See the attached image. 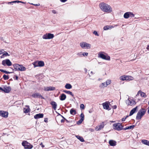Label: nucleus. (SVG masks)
Here are the masks:
<instances>
[{
    "mask_svg": "<svg viewBox=\"0 0 149 149\" xmlns=\"http://www.w3.org/2000/svg\"><path fill=\"white\" fill-rule=\"evenodd\" d=\"M99 6L101 10L104 12L109 13L112 11V8L111 6L106 3H101L99 4Z\"/></svg>",
    "mask_w": 149,
    "mask_h": 149,
    "instance_id": "f257e3e1",
    "label": "nucleus"
},
{
    "mask_svg": "<svg viewBox=\"0 0 149 149\" xmlns=\"http://www.w3.org/2000/svg\"><path fill=\"white\" fill-rule=\"evenodd\" d=\"M146 112V110L144 108H141L139 110L137 113L136 119L138 120L141 119L142 116L145 114Z\"/></svg>",
    "mask_w": 149,
    "mask_h": 149,
    "instance_id": "f03ea898",
    "label": "nucleus"
},
{
    "mask_svg": "<svg viewBox=\"0 0 149 149\" xmlns=\"http://www.w3.org/2000/svg\"><path fill=\"white\" fill-rule=\"evenodd\" d=\"M13 66L14 69H13L14 70H19L20 71H24L25 70L26 68L22 65H21L18 64H14L13 65Z\"/></svg>",
    "mask_w": 149,
    "mask_h": 149,
    "instance_id": "7ed1b4c3",
    "label": "nucleus"
},
{
    "mask_svg": "<svg viewBox=\"0 0 149 149\" xmlns=\"http://www.w3.org/2000/svg\"><path fill=\"white\" fill-rule=\"evenodd\" d=\"M22 146L24 147L26 149H31L33 147V146L26 141H23L22 143Z\"/></svg>",
    "mask_w": 149,
    "mask_h": 149,
    "instance_id": "20e7f679",
    "label": "nucleus"
},
{
    "mask_svg": "<svg viewBox=\"0 0 149 149\" xmlns=\"http://www.w3.org/2000/svg\"><path fill=\"white\" fill-rule=\"evenodd\" d=\"M113 129L115 130L120 131L123 130V126L120 123H117L113 125Z\"/></svg>",
    "mask_w": 149,
    "mask_h": 149,
    "instance_id": "39448f33",
    "label": "nucleus"
},
{
    "mask_svg": "<svg viewBox=\"0 0 149 149\" xmlns=\"http://www.w3.org/2000/svg\"><path fill=\"white\" fill-rule=\"evenodd\" d=\"M102 52H100L98 54V57L102 58V59L109 61L110 60V57L107 55H105L103 54Z\"/></svg>",
    "mask_w": 149,
    "mask_h": 149,
    "instance_id": "423d86ee",
    "label": "nucleus"
},
{
    "mask_svg": "<svg viewBox=\"0 0 149 149\" xmlns=\"http://www.w3.org/2000/svg\"><path fill=\"white\" fill-rule=\"evenodd\" d=\"M54 37L53 34L51 33H46L42 36V38L45 39H49L53 38Z\"/></svg>",
    "mask_w": 149,
    "mask_h": 149,
    "instance_id": "0eeeda50",
    "label": "nucleus"
},
{
    "mask_svg": "<svg viewBox=\"0 0 149 149\" xmlns=\"http://www.w3.org/2000/svg\"><path fill=\"white\" fill-rule=\"evenodd\" d=\"M80 46L82 48H85L86 49H90L91 47V45L86 42H82L80 44Z\"/></svg>",
    "mask_w": 149,
    "mask_h": 149,
    "instance_id": "6e6552de",
    "label": "nucleus"
},
{
    "mask_svg": "<svg viewBox=\"0 0 149 149\" xmlns=\"http://www.w3.org/2000/svg\"><path fill=\"white\" fill-rule=\"evenodd\" d=\"M2 64L4 66L6 65L7 66H9L12 65V63L9 59H6L3 60L2 62Z\"/></svg>",
    "mask_w": 149,
    "mask_h": 149,
    "instance_id": "1a4fd4ad",
    "label": "nucleus"
},
{
    "mask_svg": "<svg viewBox=\"0 0 149 149\" xmlns=\"http://www.w3.org/2000/svg\"><path fill=\"white\" fill-rule=\"evenodd\" d=\"M0 90L4 92V93H8L11 90V88L10 86H5L3 88L0 87Z\"/></svg>",
    "mask_w": 149,
    "mask_h": 149,
    "instance_id": "9d476101",
    "label": "nucleus"
},
{
    "mask_svg": "<svg viewBox=\"0 0 149 149\" xmlns=\"http://www.w3.org/2000/svg\"><path fill=\"white\" fill-rule=\"evenodd\" d=\"M129 99L130 98H129L126 102V104L128 105L132 106L136 104V102L135 101L133 100H130Z\"/></svg>",
    "mask_w": 149,
    "mask_h": 149,
    "instance_id": "9b49d317",
    "label": "nucleus"
},
{
    "mask_svg": "<svg viewBox=\"0 0 149 149\" xmlns=\"http://www.w3.org/2000/svg\"><path fill=\"white\" fill-rule=\"evenodd\" d=\"M8 113L7 111H0V116L2 117L7 118L8 117Z\"/></svg>",
    "mask_w": 149,
    "mask_h": 149,
    "instance_id": "f8f14e48",
    "label": "nucleus"
},
{
    "mask_svg": "<svg viewBox=\"0 0 149 149\" xmlns=\"http://www.w3.org/2000/svg\"><path fill=\"white\" fill-rule=\"evenodd\" d=\"M102 105L103 106L104 109L108 110H110L111 109L109 107V103L107 102H106L103 103Z\"/></svg>",
    "mask_w": 149,
    "mask_h": 149,
    "instance_id": "ddd939ff",
    "label": "nucleus"
},
{
    "mask_svg": "<svg viewBox=\"0 0 149 149\" xmlns=\"http://www.w3.org/2000/svg\"><path fill=\"white\" fill-rule=\"evenodd\" d=\"M32 96L33 98H41V99H44V97L38 93H36L32 94Z\"/></svg>",
    "mask_w": 149,
    "mask_h": 149,
    "instance_id": "4468645a",
    "label": "nucleus"
},
{
    "mask_svg": "<svg viewBox=\"0 0 149 149\" xmlns=\"http://www.w3.org/2000/svg\"><path fill=\"white\" fill-rule=\"evenodd\" d=\"M44 114L43 113H39L37 114L34 116L35 119H38L42 118L43 117Z\"/></svg>",
    "mask_w": 149,
    "mask_h": 149,
    "instance_id": "2eb2a0df",
    "label": "nucleus"
},
{
    "mask_svg": "<svg viewBox=\"0 0 149 149\" xmlns=\"http://www.w3.org/2000/svg\"><path fill=\"white\" fill-rule=\"evenodd\" d=\"M50 104L52 105V108L54 110H56L57 106L56 103L54 101H52L50 102Z\"/></svg>",
    "mask_w": 149,
    "mask_h": 149,
    "instance_id": "dca6fc26",
    "label": "nucleus"
},
{
    "mask_svg": "<svg viewBox=\"0 0 149 149\" xmlns=\"http://www.w3.org/2000/svg\"><path fill=\"white\" fill-rule=\"evenodd\" d=\"M55 87L52 86L47 87L45 88V91H54L55 90Z\"/></svg>",
    "mask_w": 149,
    "mask_h": 149,
    "instance_id": "f3484780",
    "label": "nucleus"
},
{
    "mask_svg": "<svg viewBox=\"0 0 149 149\" xmlns=\"http://www.w3.org/2000/svg\"><path fill=\"white\" fill-rule=\"evenodd\" d=\"M138 106H136L133 109L130 111L129 116L132 115L136 111Z\"/></svg>",
    "mask_w": 149,
    "mask_h": 149,
    "instance_id": "a211bd4d",
    "label": "nucleus"
},
{
    "mask_svg": "<svg viewBox=\"0 0 149 149\" xmlns=\"http://www.w3.org/2000/svg\"><path fill=\"white\" fill-rule=\"evenodd\" d=\"M104 127V123L102 122V124L99 125L98 126H97L96 127V130L99 131L101 130Z\"/></svg>",
    "mask_w": 149,
    "mask_h": 149,
    "instance_id": "6ab92c4d",
    "label": "nucleus"
},
{
    "mask_svg": "<svg viewBox=\"0 0 149 149\" xmlns=\"http://www.w3.org/2000/svg\"><path fill=\"white\" fill-rule=\"evenodd\" d=\"M109 143L111 146H114L116 145V142L115 141L111 140L109 141Z\"/></svg>",
    "mask_w": 149,
    "mask_h": 149,
    "instance_id": "aec40b11",
    "label": "nucleus"
},
{
    "mask_svg": "<svg viewBox=\"0 0 149 149\" xmlns=\"http://www.w3.org/2000/svg\"><path fill=\"white\" fill-rule=\"evenodd\" d=\"M66 97V95L64 93H62L60 96L59 99L63 101L65 99Z\"/></svg>",
    "mask_w": 149,
    "mask_h": 149,
    "instance_id": "412c9836",
    "label": "nucleus"
},
{
    "mask_svg": "<svg viewBox=\"0 0 149 149\" xmlns=\"http://www.w3.org/2000/svg\"><path fill=\"white\" fill-rule=\"evenodd\" d=\"M26 107H27L28 108H24V112L25 113H27L30 111V109L29 108V106L27 105Z\"/></svg>",
    "mask_w": 149,
    "mask_h": 149,
    "instance_id": "4be33fe9",
    "label": "nucleus"
},
{
    "mask_svg": "<svg viewBox=\"0 0 149 149\" xmlns=\"http://www.w3.org/2000/svg\"><path fill=\"white\" fill-rule=\"evenodd\" d=\"M141 142L143 144L149 146V141L146 140H142Z\"/></svg>",
    "mask_w": 149,
    "mask_h": 149,
    "instance_id": "5701e85b",
    "label": "nucleus"
},
{
    "mask_svg": "<svg viewBox=\"0 0 149 149\" xmlns=\"http://www.w3.org/2000/svg\"><path fill=\"white\" fill-rule=\"evenodd\" d=\"M140 94V95L142 97H146V94L143 92H142L140 91H139L138 93V94Z\"/></svg>",
    "mask_w": 149,
    "mask_h": 149,
    "instance_id": "b1692460",
    "label": "nucleus"
},
{
    "mask_svg": "<svg viewBox=\"0 0 149 149\" xmlns=\"http://www.w3.org/2000/svg\"><path fill=\"white\" fill-rule=\"evenodd\" d=\"M63 92L71 95L72 97H74V95L70 91L67 90H64L63 91Z\"/></svg>",
    "mask_w": 149,
    "mask_h": 149,
    "instance_id": "393cba45",
    "label": "nucleus"
},
{
    "mask_svg": "<svg viewBox=\"0 0 149 149\" xmlns=\"http://www.w3.org/2000/svg\"><path fill=\"white\" fill-rule=\"evenodd\" d=\"M70 113L73 115H74L76 114V110L72 108L71 109L70 111Z\"/></svg>",
    "mask_w": 149,
    "mask_h": 149,
    "instance_id": "a878e982",
    "label": "nucleus"
},
{
    "mask_svg": "<svg viewBox=\"0 0 149 149\" xmlns=\"http://www.w3.org/2000/svg\"><path fill=\"white\" fill-rule=\"evenodd\" d=\"M38 67H42L44 65V62L42 61H38Z\"/></svg>",
    "mask_w": 149,
    "mask_h": 149,
    "instance_id": "bb28decb",
    "label": "nucleus"
},
{
    "mask_svg": "<svg viewBox=\"0 0 149 149\" xmlns=\"http://www.w3.org/2000/svg\"><path fill=\"white\" fill-rule=\"evenodd\" d=\"M129 12H127L124 15V17L125 19H127L130 17Z\"/></svg>",
    "mask_w": 149,
    "mask_h": 149,
    "instance_id": "cd10ccee",
    "label": "nucleus"
},
{
    "mask_svg": "<svg viewBox=\"0 0 149 149\" xmlns=\"http://www.w3.org/2000/svg\"><path fill=\"white\" fill-rule=\"evenodd\" d=\"M76 137L79 139L82 142H84V140L83 139V138L77 135L76 136Z\"/></svg>",
    "mask_w": 149,
    "mask_h": 149,
    "instance_id": "c85d7f7f",
    "label": "nucleus"
},
{
    "mask_svg": "<svg viewBox=\"0 0 149 149\" xmlns=\"http://www.w3.org/2000/svg\"><path fill=\"white\" fill-rule=\"evenodd\" d=\"M65 87L66 89H70L72 88V86L70 84H67L65 86Z\"/></svg>",
    "mask_w": 149,
    "mask_h": 149,
    "instance_id": "c756f323",
    "label": "nucleus"
},
{
    "mask_svg": "<svg viewBox=\"0 0 149 149\" xmlns=\"http://www.w3.org/2000/svg\"><path fill=\"white\" fill-rule=\"evenodd\" d=\"M127 80L130 81L133 80L134 78L130 76H126Z\"/></svg>",
    "mask_w": 149,
    "mask_h": 149,
    "instance_id": "7c9ffc66",
    "label": "nucleus"
},
{
    "mask_svg": "<svg viewBox=\"0 0 149 149\" xmlns=\"http://www.w3.org/2000/svg\"><path fill=\"white\" fill-rule=\"evenodd\" d=\"M106 82H104L102 83L100 86V87L101 88L106 87L107 85H106Z\"/></svg>",
    "mask_w": 149,
    "mask_h": 149,
    "instance_id": "2f4dec72",
    "label": "nucleus"
},
{
    "mask_svg": "<svg viewBox=\"0 0 149 149\" xmlns=\"http://www.w3.org/2000/svg\"><path fill=\"white\" fill-rule=\"evenodd\" d=\"M112 28V26H104V29L105 30H107L109 29H111Z\"/></svg>",
    "mask_w": 149,
    "mask_h": 149,
    "instance_id": "473e14b6",
    "label": "nucleus"
},
{
    "mask_svg": "<svg viewBox=\"0 0 149 149\" xmlns=\"http://www.w3.org/2000/svg\"><path fill=\"white\" fill-rule=\"evenodd\" d=\"M0 71H1V72L5 73L6 74H10V73H13V72H8V71H6V70H4L3 69H0Z\"/></svg>",
    "mask_w": 149,
    "mask_h": 149,
    "instance_id": "72a5a7b5",
    "label": "nucleus"
},
{
    "mask_svg": "<svg viewBox=\"0 0 149 149\" xmlns=\"http://www.w3.org/2000/svg\"><path fill=\"white\" fill-rule=\"evenodd\" d=\"M120 79L122 81L127 80L126 76H122L120 77Z\"/></svg>",
    "mask_w": 149,
    "mask_h": 149,
    "instance_id": "f704fd0d",
    "label": "nucleus"
},
{
    "mask_svg": "<svg viewBox=\"0 0 149 149\" xmlns=\"http://www.w3.org/2000/svg\"><path fill=\"white\" fill-rule=\"evenodd\" d=\"M3 78L5 80H7L9 79V76L6 74H4L3 76Z\"/></svg>",
    "mask_w": 149,
    "mask_h": 149,
    "instance_id": "c9c22d12",
    "label": "nucleus"
},
{
    "mask_svg": "<svg viewBox=\"0 0 149 149\" xmlns=\"http://www.w3.org/2000/svg\"><path fill=\"white\" fill-rule=\"evenodd\" d=\"M38 61H35L33 63V64L34 67H38Z\"/></svg>",
    "mask_w": 149,
    "mask_h": 149,
    "instance_id": "e433bc0d",
    "label": "nucleus"
},
{
    "mask_svg": "<svg viewBox=\"0 0 149 149\" xmlns=\"http://www.w3.org/2000/svg\"><path fill=\"white\" fill-rule=\"evenodd\" d=\"M106 82L107 84L106 85L107 86L111 83V80L110 79H108L106 81Z\"/></svg>",
    "mask_w": 149,
    "mask_h": 149,
    "instance_id": "4c0bfd02",
    "label": "nucleus"
},
{
    "mask_svg": "<svg viewBox=\"0 0 149 149\" xmlns=\"http://www.w3.org/2000/svg\"><path fill=\"white\" fill-rule=\"evenodd\" d=\"M83 120H84L82 119H80V120H79L77 122V123L78 125L82 123Z\"/></svg>",
    "mask_w": 149,
    "mask_h": 149,
    "instance_id": "58836bf2",
    "label": "nucleus"
},
{
    "mask_svg": "<svg viewBox=\"0 0 149 149\" xmlns=\"http://www.w3.org/2000/svg\"><path fill=\"white\" fill-rule=\"evenodd\" d=\"M130 17H134V15L131 12H129Z\"/></svg>",
    "mask_w": 149,
    "mask_h": 149,
    "instance_id": "ea45409f",
    "label": "nucleus"
},
{
    "mask_svg": "<svg viewBox=\"0 0 149 149\" xmlns=\"http://www.w3.org/2000/svg\"><path fill=\"white\" fill-rule=\"evenodd\" d=\"M3 54L5 56H9L10 55L7 52L5 51H4Z\"/></svg>",
    "mask_w": 149,
    "mask_h": 149,
    "instance_id": "a19ab883",
    "label": "nucleus"
},
{
    "mask_svg": "<svg viewBox=\"0 0 149 149\" xmlns=\"http://www.w3.org/2000/svg\"><path fill=\"white\" fill-rule=\"evenodd\" d=\"M135 127V126L134 125H132L128 127V128L129 130H130L131 129H133Z\"/></svg>",
    "mask_w": 149,
    "mask_h": 149,
    "instance_id": "79ce46f5",
    "label": "nucleus"
},
{
    "mask_svg": "<svg viewBox=\"0 0 149 149\" xmlns=\"http://www.w3.org/2000/svg\"><path fill=\"white\" fill-rule=\"evenodd\" d=\"M17 3V0L16 1H13L10 2H8V4H13L12 3Z\"/></svg>",
    "mask_w": 149,
    "mask_h": 149,
    "instance_id": "37998d69",
    "label": "nucleus"
},
{
    "mask_svg": "<svg viewBox=\"0 0 149 149\" xmlns=\"http://www.w3.org/2000/svg\"><path fill=\"white\" fill-rule=\"evenodd\" d=\"M129 116H125V117H123L121 119V121H124Z\"/></svg>",
    "mask_w": 149,
    "mask_h": 149,
    "instance_id": "c03bdc74",
    "label": "nucleus"
},
{
    "mask_svg": "<svg viewBox=\"0 0 149 149\" xmlns=\"http://www.w3.org/2000/svg\"><path fill=\"white\" fill-rule=\"evenodd\" d=\"M77 55L78 56H79L80 57H82L83 55V54H82V52H80L78 53L77 54Z\"/></svg>",
    "mask_w": 149,
    "mask_h": 149,
    "instance_id": "a18cd8bd",
    "label": "nucleus"
},
{
    "mask_svg": "<svg viewBox=\"0 0 149 149\" xmlns=\"http://www.w3.org/2000/svg\"><path fill=\"white\" fill-rule=\"evenodd\" d=\"M80 108L82 109H84L85 108L84 105L83 104H81L80 105Z\"/></svg>",
    "mask_w": 149,
    "mask_h": 149,
    "instance_id": "49530a36",
    "label": "nucleus"
},
{
    "mask_svg": "<svg viewBox=\"0 0 149 149\" xmlns=\"http://www.w3.org/2000/svg\"><path fill=\"white\" fill-rule=\"evenodd\" d=\"M81 119L84 120V114L82 113L80 115Z\"/></svg>",
    "mask_w": 149,
    "mask_h": 149,
    "instance_id": "de8ad7c7",
    "label": "nucleus"
},
{
    "mask_svg": "<svg viewBox=\"0 0 149 149\" xmlns=\"http://www.w3.org/2000/svg\"><path fill=\"white\" fill-rule=\"evenodd\" d=\"M93 34H94L96 36H99V35L98 34L97 32V31H94L93 32Z\"/></svg>",
    "mask_w": 149,
    "mask_h": 149,
    "instance_id": "09e8293b",
    "label": "nucleus"
},
{
    "mask_svg": "<svg viewBox=\"0 0 149 149\" xmlns=\"http://www.w3.org/2000/svg\"><path fill=\"white\" fill-rule=\"evenodd\" d=\"M82 54H83V56H87L88 55V53L85 52H84Z\"/></svg>",
    "mask_w": 149,
    "mask_h": 149,
    "instance_id": "8fccbe9b",
    "label": "nucleus"
},
{
    "mask_svg": "<svg viewBox=\"0 0 149 149\" xmlns=\"http://www.w3.org/2000/svg\"><path fill=\"white\" fill-rule=\"evenodd\" d=\"M15 77V80H17L18 79V77L17 75H15L14 77H13V78L14 79Z\"/></svg>",
    "mask_w": 149,
    "mask_h": 149,
    "instance_id": "3c124183",
    "label": "nucleus"
},
{
    "mask_svg": "<svg viewBox=\"0 0 149 149\" xmlns=\"http://www.w3.org/2000/svg\"><path fill=\"white\" fill-rule=\"evenodd\" d=\"M48 119L47 118H45L44 119V121L46 123H47L48 122Z\"/></svg>",
    "mask_w": 149,
    "mask_h": 149,
    "instance_id": "603ef678",
    "label": "nucleus"
},
{
    "mask_svg": "<svg viewBox=\"0 0 149 149\" xmlns=\"http://www.w3.org/2000/svg\"><path fill=\"white\" fill-rule=\"evenodd\" d=\"M4 50L3 49H2L1 50H0V54H3L4 53Z\"/></svg>",
    "mask_w": 149,
    "mask_h": 149,
    "instance_id": "864d4df0",
    "label": "nucleus"
},
{
    "mask_svg": "<svg viewBox=\"0 0 149 149\" xmlns=\"http://www.w3.org/2000/svg\"><path fill=\"white\" fill-rule=\"evenodd\" d=\"M17 3H24V4H25V3H26L25 2H22V1H18V0H17Z\"/></svg>",
    "mask_w": 149,
    "mask_h": 149,
    "instance_id": "5fc2aeb1",
    "label": "nucleus"
},
{
    "mask_svg": "<svg viewBox=\"0 0 149 149\" xmlns=\"http://www.w3.org/2000/svg\"><path fill=\"white\" fill-rule=\"evenodd\" d=\"M40 145L41 146L42 148H44L45 147V146L42 144V142L40 143Z\"/></svg>",
    "mask_w": 149,
    "mask_h": 149,
    "instance_id": "6e6d98bb",
    "label": "nucleus"
},
{
    "mask_svg": "<svg viewBox=\"0 0 149 149\" xmlns=\"http://www.w3.org/2000/svg\"><path fill=\"white\" fill-rule=\"evenodd\" d=\"M52 12L54 14H56L57 13L56 11L55 10H53Z\"/></svg>",
    "mask_w": 149,
    "mask_h": 149,
    "instance_id": "4d7b16f0",
    "label": "nucleus"
},
{
    "mask_svg": "<svg viewBox=\"0 0 149 149\" xmlns=\"http://www.w3.org/2000/svg\"><path fill=\"white\" fill-rule=\"evenodd\" d=\"M117 106L116 105H114L113 106V109H116L117 108Z\"/></svg>",
    "mask_w": 149,
    "mask_h": 149,
    "instance_id": "13d9d810",
    "label": "nucleus"
},
{
    "mask_svg": "<svg viewBox=\"0 0 149 149\" xmlns=\"http://www.w3.org/2000/svg\"><path fill=\"white\" fill-rule=\"evenodd\" d=\"M67 0H60V1L62 2H65Z\"/></svg>",
    "mask_w": 149,
    "mask_h": 149,
    "instance_id": "bf43d9fd",
    "label": "nucleus"
},
{
    "mask_svg": "<svg viewBox=\"0 0 149 149\" xmlns=\"http://www.w3.org/2000/svg\"><path fill=\"white\" fill-rule=\"evenodd\" d=\"M65 120L63 119L61 120V123H63L64 122Z\"/></svg>",
    "mask_w": 149,
    "mask_h": 149,
    "instance_id": "052dcab7",
    "label": "nucleus"
},
{
    "mask_svg": "<svg viewBox=\"0 0 149 149\" xmlns=\"http://www.w3.org/2000/svg\"><path fill=\"white\" fill-rule=\"evenodd\" d=\"M40 5V4H34V5L33 6H39Z\"/></svg>",
    "mask_w": 149,
    "mask_h": 149,
    "instance_id": "680f3d73",
    "label": "nucleus"
},
{
    "mask_svg": "<svg viewBox=\"0 0 149 149\" xmlns=\"http://www.w3.org/2000/svg\"><path fill=\"white\" fill-rule=\"evenodd\" d=\"M123 129L124 130H128V129H129L128 128V127H127L125 128H123Z\"/></svg>",
    "mask_w": 149,
    "mask_h": 149,
    "instance_id": "e2e57ef3",
    "label": "nucleus"
},
{
    "mask_svg": "<svg viewBox=\"0 0 149 149\" xmlns=\"http://www.w3.org/2000/svg\"><path fill=\"white\" fill-rule=\"evenodd\" d=\"M84 70L85 72V73H86L87 72V70L86 68H85Z\"/></svg>",
    "mask_w": 149,
    "mask_h": 149,
    "instance_id": "0e129e2a",
    "label": "nucleus"
},
{
    "mask_svg": "<svg viewBox=\"0 0 149 149\" xmlns=\"http://www.w3.org/2000/svg\"><path fill=\"white\" fill-rule=\"evenodd\" d=\"M4 56H4V55H3H3L1 56L0 58H3Z\"/></svg>",
    "mask_w": 149,
    "mask_h": 149,
    "instance_id": "69168bd1",
    "label": "nucleus"
},
{
    "mask_svg": "<svg viewBox=\"0 0 149 149\" xmlns=\"http://www.w3.org/2000/svg\"><path fill=\"white\" fill-rule=\"evenodd\" d=\"M65 120L66 121V122L67 123H70V122L68 121L67 120L66 118H65Z\"/></svg>",
    "mask_w": 149,
    "mask_h": 149,
    "instance_id": "338daca9",
    "label": "nucleus"
},
{
    "mask_svg": "<svg viewBox=\"0 0 149 149\" xmlns=\"http://www.w3.org/2000/svg\"><path fill=\"white\" fill-rule=\"evenodd\" d=\"M0 39L1 40H4V39H3V37H0Z\"/></svg>",
    "mask_w": 149,
    "mask_h": 149,
    "instance_id": "774afa93",
    "label": "nucleus"
}]
</instances>
